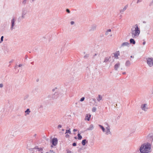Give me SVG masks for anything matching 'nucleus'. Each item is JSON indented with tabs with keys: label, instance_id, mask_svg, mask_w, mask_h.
Here are the masks:
<instances>
[{
	"label": "nucleus",
	"instance_id": "c03bdc74",
	"mask_svg": "<svg viewBox=\"0 0 153 153\" xmlns=\"http://www.w3.org/2000/svg\"><path fill=\"white\" fill-rule=\"evenodd\" d=\"M77 131V130L75 129H74V130H73V131L74 132H76V131Z\"/></svg>",
	"mask_w": 153,
	"mask_h": 153
},
{
	"label": "nucleus",
	"instance_id": "f704fd0d",
	"mask_svg": "<svg viewBox=\"0 0 153 153\" xmlns=\"http://www.w3.org/2000/svg\"><path fill=\"white\" fill-rule=\"evenodd\" d=\"M76 144L75 143H74L72 144V145L74 146H76Z\"/></svg>",
	"mask_w": 153,
	"mask_h": 153
},
{
	"label": "nucleus",
	"instance_id": "e433bc0d",
	"mask_svg": "<svg viewBox=\"0 0 153 153\" xmlns=\"http://www.w3.org/2000/svg\"><path fill=\"white\" fill-rule=\"evenodd\" d=\"M67 153H71V151L69 150H67Z\"/></svg>",
	"mask_w": 153,
	"mask_h": 153
},
{
	"label": "nucleus",
	"instance_id": "6e6552de",
	"mask_svg": "<svg viewBox=\"0 0 153 153\" xmlns=\"http://www.w3.org/2000/svg\"><path fill=\"white\" fill-rule=\"evenodd\" d=\"M43 148H39L38 146H37L33 148V149H37L39 152H40L41 153H43V152H42L43 150Z\"/></svg>",
	"mask_w": 153,
	"mask_h": 153
},
{
	"label": "nucleus",
	"instance_id": "f257e3e1",
	"mask_svg": "<svg viewBox=\"0 0 153 153\" xmlns=\"http://www.w3.org/2000/svg\"><path fill=\"white\" fill-rule=\"evenodd\" d=\"M151 145L150 143L143 144L140 147V151L141 153H148L149 152L151 149Z\"/></svg>",
	"mask_w": 153,
	"mask_h": 153
},
{
	"label": "nucleus",
	"instance_id": "79ce46f5",
	"mask_svg": "<svg viewBox=\"0 0 153 153\" xmlns=\"http://www.w3.org/2000/svg\"><path fill=\"white\" fill-rule=\"evenodd\" d=\"M69 136V134H66V135H65V137H66V138H68V137Z\"/></svg>",
	"mask_w": 153,
	"mask_h": 153
},
{
	"label": "nucleus",
	"instance_id": "412c9836",
	"mask_svg": "<svg viewBox=\"0 0 153 153\" xmlns=\"http://www.w3.org/2000/svg\"><path fill=\"white\" fill-rule=\"evenodd\" d=\"M102 97L100 95H98V97L97 98V100L98 102H100V101L102 99Z\"/></svg>",
	"mask_w": 153,
	"mask_h": 153
},
{
	"label": "nucleus",
	"instance_id": "3c124183",
	"mask_svg": "<svg viewBox=\"0 0 153 153\" xmlns=\"http://www.w3.org/2000/svg\"><path fill=\"white\" fill-rule=\"evenodd\" d=\"M54 97H52V98H51V99H54Z\"/></svg>",
	"mask_w": 153,
	"mask_h": 153
},
{
	"label": "nucleus",
	"instance_id": "13d9d810",
	"mask_svg": "<svg viewBox=\"0 0 153 153\" xmlns=\"http://www.w3.org/2000/svg\"><path fill=\"white\" fill-rule=\"evenodd\" d=\"M151 4H149V5H150V6H151Z\"/></svg>",
	"mask_w": 153,
	"mask_h": 153
},
{
	"label": "nucleus",
	"instance_id": "dca6fc26",
	"mask_svg": "<svg viewBox=\"0 0 153 153\" xmlns=\"http://www.w3.org/2000/svg\"><path fill=\"white\" fill-rule=\"evenodd\" d=\"M110 58V57H105V58L103 62L106 63L108 62V61H109V59Z\"/></svg>",
	"mask_w": 153,
	"mask_h": 153
},
{
	"label": "nucleus",
	"instance_id": "bb28decb",
	"mask_svg": "<svg viewBox=\"0 0 153 153\" xmlns=\"http://www.w3.org/2000/svg\"><path fill=\"white\" fill-rule=\"evenodd\" d=\"M70 129L69 130H66V133H65V134H66V133H69V134H71V132L70 131Z\"/></svg>",
	"mask_w": 153,
	"mask_h": 153
},
{
	"label": "nucleus",
	"instance_id": "a19ab883",
	"mask_svg": "<svg viewBox=\"0 0 153 153\" xmlns=\"http://www.w3.org/2000/svg\"><path fill=\"white\" fill-rule=\"evenodd\" d=\"M97 53H95V54H94V56H93V59H94V58H95V56H97Z\"/></svg>",
	"mask_w": 153,
	"mask_h": 153
},
{
	"label": "nucleus",
	"instance_id": "864d4df0",
	"mask_svg": "<svg viewBox=\"0 0 153 153\" xmlns=\"http://www.w3.org/2000/svg\"><path fill=\"white\" fill-rule=\"evenodd\" d=\"M36 134H35L34 135V137H36Z\"/></svg>",
	"mask_w": 153,
	"mask_h": 153
},
{
	"label": "nucleus",
	"instance_id": "052dcab7",
	"mask_svg": "<svg viewBox=\"0 0 153 153\" xmlns=\"http://www.w3.org/2000/svg\"><path fill=\"white\" fill-rule=\"evenodd\" d=\"M11 62H12L11 61H10V62H10V63H11Z\"/></svg>",
	"mask_w": 153,
	"mask_h": 153
},
{
	"label": "nucleus",
	"instance_id": "72a5a7b5",
	"mask_svg": "<svg viewBox=\"0 0 153 153\" xmlns=\"http://www.w3.org/2000/svg\"><path fill=\"white\" fill-rule=\"evenodd\" d=\"M66 11L68 13H70V10L68 9H66Z\"/></svg>",
	"mask_w": 153,
	"mask_h": 153
},
{
	"label": "nucleus",
	"instance_id": "e2e57ef3",
	"mask_svg": "<svg viewBox=\"0 0 153 153\" xmlns=\"http://www.w3.org/2000/svg\"><path fill=\"white\" fill-rule=\"evenodd\" d=\"M123 69V68H121V70H122Z\"/></svg>",
	"mask_w": 153,
	"mask_h": 153
},
{
	"label": "nucleus",
	"instance_id": "7ed1b4c3",
	"mask_svg": "<svg viewBox=\"0 0 153 153\" xmlns=\"http://www.w3.org/2000/svg\"><path fill=\"white\" fill-rule=\"evenodd\" d=\"M147 63L150 67L153 66V59L152 58H148L146 59Z\"/></svg>",
	"mask_w": 153,
	"mask_h": 153
},
{
	"label": "nucleus",
	"instance_id": "f03ea898",
	"mask_svg": "<svg viewBox=\"0 0 153 153\" xmlns=\"http://www.w3.org/2000/svg\"><path fill=\"white\" fill-rule=\"evenodd\" d=\"M131 33L132 37L133 38L138 36L140 32V30L137 24H136L132 27V28L131 29Z\"/></svg>",
	"mask_w": 153,
	"mask_h": 153
},
{
	"label": "nucleus",
	"instance_id": "c756f323",
	"mask_svg": "<svg viewBox=\"0 0 153 153\" xmlns=\"http://www.w3.org/2000/svg\"><path fill=\"white\" fill-rule=\"evenodd\" d=\"M3 38H4V36H1V38L0 43H1L3 41Z\"/></svg>",
	"mask_w": 153,
	"mask_h": 153
},
{
	"label": "nucleus",
	"instance_id": "49530a36",
	"mask_svg": "<svg viewBox=\"0 0 153 153\" xmlns=\"http://www.w3.org/2000/svg\"><path fill=\"white\" fill-rule=\"evenodd\" d=\"M22 65L21 64H20L19 65V67H20L21 66H22Z\"/></svg>",
	"mask_w": 153,
	"mask_h": 153
},
{
	"label": "nucleus",
	"instance_id": "7c9ffc66",
	"mask_svg": "<svg viewBox=\"0 0 153 153\" xmlns=\"http://www.w3.org/2000/svg\"><path fill=\"white\" fill-rule=\"evenodd\" d=\"M49 153H56L55 152H54L53 150H50L49 151Z\"/></svg>",
	"mask_w": 153,
	"mask_h": 153
},
{
	"label": "nucleus",
	"instance_id": "1a4fd4ad",
	"mask_svg": "<svg viewBox=\"0 0 153 153\" xmlns=\"http://www.w3.org/2000/svg\"><path fill=\"white\" fill-rule=\"evenodd\" d=\"M120 66V63L119 62H118L114 65V69L116 71H117L118 70V69L119 68Z\"/></svg>",
	"mask_w": 153,
	"mask_h": 153
},
{
	"label": "nucleus",
	"instance_id": "a211bd4d",
	"mask_svg": "<svg viewBox=\"0 0 153 153\" xmlns=\"http://www.w3.org/2000/svg\"><path fill=\"white\" fill-rule=\"evenodd\" d=\"M30 109L27 108L25 111V112L26 113L25 116H26L27 115H29L30 114Z\"/></svg>",
	"mask_w": 153,
	"mask_h": 153
},
{
	"label": "nucleus",
	"instance_id": "09e8293b",
	"mask_svg": "<svg viewBox=\"0 0 153 153\" xmlns=\"http://www.w3.org/2000/svg\"><path fill=\"white\" fill-rule=\"evenodd\" d=\"M126 74V72H123V74Z\"/></svg>",
	"mask_w": 153,
	"mask_h": 153
},
{
	"label": "nucleus",
	"instance_id": "a18cd8bd",
	"mask_svg": "<svg viewBox=\"0 0 153 153\" xmlns=\"http://www.w3.org/2000/svg\"><path fill=\"white\" fill-rule=\"evenodd\" d=\"M146 44V42H143V45H145Z\"/></svg>",
	"mask_w": 153,
	"mask_h": 153
},
{
	"label": "nucleus",
	"instance_id": "9b49d317",
	"mask_svg": "<svg viewBox=\"0 0 153 153\" xmlns=\"http://www.w3.org/2000/svg\"><path fill=\"white\" fill-rule=\"evenodd\" d=\"M128 7V5H126L123 9L120 10V12L121 13V14H123V12L126 10Z\"/></svg>",
	"mask_w": 153,
	"mask_h": 153
},
{
	"label": "nucleus",
	"instance_id": "393cba45",
	"mask_svg": "<svg viewBox=\"0 0 153 153\" xmlns=\"http://www.w3.org/2000/svg\"><path fill=\"white\" fill-rule=\"evenodd\" d=\"M97 109L95 107H93L92 108V111L93 112H95L96 111Z\"/></svg>",
	"mask_w": 153,
	"mask_h": 153
},
{
	"label": "nucleus",
	"instance_id": "5fc2aeb1",
	"mask_svg": "<svg viewBox=\"0 0 153 153\" xmlns=\"http://www.w3.org/2000/svg\"><path fill=\"white\" fill-rule=\"evenodd\" d=\"M32 2L34 1L35 0H31Z\"/></svg>",
	"mask_w": 153,
	"mask_h": 153
},
{
	"label": "nucleus",
	"instance_id": "0eeeda50",
	"mask_svg": "<svg viewBox=\"0 0 153 153\" xmlns=\"http://www.w3.org/2000/svg\"><path fill=\"white\" fill-rule=\"evenodd\" d=\"M97 25L96 24L93 25L91 27L90 31H94L96 30Z\"/></svg>",
	"mask_w": 153,
	"mask_h": 153
},
{
	"label": "nucleus",
	"instance_id": "de8ad7c7",
	"mask_svg": "<svg viewBox=\"0 0 153 153\" xmlns=\"http://www.w3.org/2000/svg\"><path fill=\"white\" fill-rule=\"evenodd\" d=\"M131 58H134V57L133 56H130Z\"/></svg>",
	"mask_w": 153,
	"mask_h": 153
},
{
	"label": "nucleus",
	"instance_id": "4c0bfd02",
	"mask_svg": "<svg viewBox=\"0 0 153 153\" xmlns=\"http://www.w3.org/2000/svg\"><path fill=\"white\" fill-rule=\"evenodd\" d=\"M143 0H137V3H138L139 2H141Z\"/></svg>",
	"mask_w": 153,
	"mask_h": 153
},
{
	"label": "nucleus",
	"instance_id": "ea45409f",
	"mask_svg": "<svg viewBox=\"0 0 153 153\" xmlns=\"http://www.w3.org/2000/svg\"><path fill=\"white\" fill-rule=\"evenodd\" d=\"M74 21H71V25H73L74 24Z\"/></svg>",
	"mask_w": 153,
	"mask_h": 153
},
{
	"label": "nucleus",
	"instance_id": "473e14b6",
	"mask_svg": "<svg viewBox=\"0 0 153 153\" xmlns=\"http://www.w3.org/2000/svg\"><path fill=\"white\" fill-rule=\"evenodd\" d=\"M89 54H87L86 55H85L84 56V57H86V58H88L89 57Z\"/></svg>",
	"mask_w": 153,
	"mask_h": 153
},
{
	"label": "nucleus",
	"instance_id": "2f4dec72",
	"mask_svg": "<svg viewBox=\"0 0 153 153\" xmlns=\"http://www.w3.org/2000/svg\"><path fill=\"white\" fill-rule=\"evenodd\" d=\"M26 2V0H24L23 1H22V3L23 4H25Z\"/></svg>",
	"mask_w": 153,
	"mask_h": 153
},
{
	"label": "nucleus",
	"instance_id": "2eb2a0df",
	"mask_svg": "<svg viewBox=\"0 0 153 153\" xmlns=\"http://www.w3.org/2000/svg\"><path fill=\"white\" fill-rule=\"evenodd\" d=\"M131 65V62L130 61L128 60H127L125 63V66L126 67H129V66Z\"/></svg>",
	"mask_w": 153,
	"mask_h": 153
},
{
	"label": "nucleus",
	"instance_id": "39448f33",
	"mask_svg": "<svg viewBox=\"0 0 153 153\" xmlns=\"http://www.w3.org/2000/svg\"><path fill=\"white\" fill-rule=\"evenodd\" d=\"M52 144L53 145L56 146L57 144L58 140L56 138H54L52 140Z\"/></svg>",
	"mask_w": 153,
	"mask_h": 153
},
{
	"label": "nucleus",
	"instance_id": "4be33fe9",
	"mask_svg": "<svg viewBox=\"0 0 153 153\" xmlns=\"http://www.w3.org/2000/svg\"><path fill=\"white\" fill-rule=\"evenodd\" d=\"M99 126L100 128L102 129L103 132H105V128L102 125H99Z\"/></svg>",
	"mask_w": 153,
	"mask_h": 153
},
{
	"label": "nucleus",
	"instance_id": "c9c22d12",
	"mask_svg": "<svg viewBox=\"0 0 153 153\" xmlns=\"http://www.w3.org/2000/svg\"><path fill=\"white\" fill-rule=\"evenodd\" d=\"M3 86V85L2 83L0 84V88H2Z\"/></svg>",
	"mask_w": 153,
	"mask_h": 153
},
{
	"label": "nucleus",
	"instance_id": "4468645a",
	"mask_svg": "<svg viewBox=\"0 0 153 153\" xmlns=\"http://www.w3.org/2000/svg\"><path fill=\"white\" fill-rule=\"evenodd\" d=\"M94 128V126L92 124L90 125L88 128L86 130H92Z\"/></svg>",
	"mask_w": 153,
	"mask_h": 153
},
{
	"label": "nucleus",
	"instance_id": "aec40b11",
	"mask_svg": "<svg viewBox=\"0 0 153 153\" xmlns=\"http://www.w3.org/2000/svg\"><path fill=\"white\" fill-rule=\"evenodd\" d=\"M88 141H86V139H84L82 140V143L83 146H85L86 143Z\"/></svg>",
	"mask_w": 153,
	"mask_h": 153
},
{
	"label": "nucleus",
	"instance_id": "c85d7f7f",
	"mask_svg": "<svg viewBox=\"0 0 153 153\" xmlns=\"http://www.w3.org/2000/svg\"><path fill=\"white\" fill-rule=\"evenodd\" d=\"M85 99V97H82L80 100V101L81 102H82Z\"/></svg>",
	"mask_w": 153,
	"mask_h": 153
},
{
	"label": "nucleus",
	"instance_id": "58836bf2",
	"mask_svg": "<svg viewBox=\"0 0 153 153\" xmlns=\"http://www.w3.org/2000/svg\"><path fill=\"white\" fill-rule=\"evenodd\" d=\"M62 127V126L61 125H59L58 126V128H59Z\"/></svg>",
	"mask_w": 153,
	"mask_h": 153
},
{
	"label": "nucleus",
	"instance_id": "20e7f679",
	"mask_svg": "<svg viewBox=\"0 0 153 153\" xmlns=\"http://www.w3.org/2000/svg\"><path fill=\"white\" fill-rule=\"evenodd\" d=\"M141 108L143 110L145 111H147L148 109L147 104H144L142 105Z\"/></svg>",
	"mask_w": 153,
	"mask_h": 153
},
{
	"label": "nucleus",
	"instance_id": "5701e85b",
	"mask_svg": "<svg viewBox=\"0 0 153 153\" xmlns=\"http://www.w3.org/2000/svg\"><path fill=\"white\" fill-rule=\"evenodd\" d=\"M111 30L110 29H109L107 30L105 33V35H107L109 34V33L111 32Z\"/></svg>",
	"mask_w": 153,
	"mask_h": 153
},
{
	"label": "nucleus",
	"instance_id": "9d476101",
	"mask_svg": "<svg viewBox=\"0 0 153 153\" xmlns=\"http://www.w3.org/2000/svg\"><path fill=\"white\" fill-rule=\"evenodd\" d=\"M14 22H15V20L14 18H13V19L11 20V27H10L11 30H12L14 28L13 27L14 25Z\"/></svg>",
	"mask_w": 153,
	"mask_h": 153
},
{
	"label": "nucleus",
	"instance_id": "4d7b16f0",
	"mask_svg": "<svg viewBox=\"0 0 153 153\" xmlns=\"http://www.w3.org/2000/svg\"><path fill=\"white\" fill-rule=\"evenodd\" d=\"M64 130H64V129H62V131H64Z\"/></svg>",
	"mask_w": 153,
	"mask_h": 153
},
{
	"label": "nucleus",
	"instance_id": "0e129e2a",
	"mask_svg": "<svg viewBox=\"0 0 153 153\" xmlns=\"http://www.w3.org/2000/svg\"><path fill=\"white\" fill-rule=\"evenodd\" d=\"M152 2H153V0L152 1Z\"/></svg>",
	"mask_w": 153,
	"mask_h": 153
},
{
	"label": "nucleus",
	"instance_id": "ddd939ff",
	"mask_svg": "<svg viewBox=\"0 0 153 153\" xmlns=\"http://www.w3.org/2000/svg\"><path fill=\"white\" fill-rule=\"evenodd\" d=\"M129 44V43L128 42H124L121 44V47L128 46Z\"/></svg>",
	"mask_w": 153,
	"mask_h": 153
},
{
	"label": "nucleus",
	"instance_id": "603ef678",
	"mask_svg": "<svg viewBox=\"0 0 153 153\" xmlns=\"http://www.w3.org/2000/svg\"><path fill=\"white\" fill-rule=\"evenodd\" d=\"M54 90H55V89H52V91H54Z\"/></svg>",
	"mask_w": 153,
	"mask_h": 153
},
{
	"label": "nucleus",
	"instance_id": "6e6d98bb",
	"mask_svg": "<svg viewBox=\"0 0 153 153\" xmlns=\"http://www.w3.org/2000/svg\"><path fill=\"white\" fill-rule=\"evenodd\" d=\"M74 138L75 139H77L76 137H74Z\"/></svg>",
	"mask_w": 153,
	"mask_h": 153
},
{
	"label": "nucleus",
	"instance_id": "a878e982",
	"mask_svg": "<svg viewBox=\"0 0 153 153\" xmlns=\"http://www.w3.org/2000/svg\"><path fill=\"white\" fill-rule=\"evenodd\" d=\"M114 57L116 59H118V54L117 53H114Z\"/></svg>",
	"mask_w": 153,
	"mask_h": 153
},
{
	"label": "nucleus",
	"instance_id": "f3484780",
	"mask_svg": "<svg viewBox=\"0 0 153 153\" xmlns=\"http://www.w3.org/2000/svg\"><path fill=\"white\" fill-rule=\"evenodd\" d=\"M129 41L131 44H132L133 45L135 44V42L133 39L131 38L130 39Z\"/></svg>",
	"mask_w": 153,
	"mask_h": 153
},
{
	"label": "nucleus",
	"instance_id": "bf43d9fd",
	"mask_svg": "<svg viewBox=\"0 0 153 153\" xmlns=\"http://www.w3.org/2000/svg\"><path fill=\"white\" fill-rule=\"evenodd\" d=\"M46 153H49V152H47Z\"/></svg>",
	"mask_w": 153,
	"mask_h": 153
},
{
	"label": "nucleus",
	"instance_id": "b1692460",
	"mask_svg": "<svg viewBox=\"0 0 153 153\" xmlns=\"http://www.w3.org/2000/svg\"><path fill=\"white\" fill-rule=\"evenodd\" d=\"M77 136H78V139L79 140H81L82 139V136L80 135V134L78 133L77 134Z\"/></svg>",
	"mask_w": 153,
	"mask_h": 153
},
{
	"label": "nucleus",
	"instance_id": "6ab92c4d",
	"mask_svg": "<svg viewBox=\"0 0 153 153\" xmlns=\"http://www.w3.org/2000/svg\"><path fill=\"white\" fill-rule=\"evenodd\" d=\"M148 137L149 138H150L151 140H150L152 142L153 140V135L151 134H149L148 136Z\"/></svg>",
	"mask_w": 153,
	"mask_h": 153
},
{
	"label": "nucleus",
	"instance_id": "8fccbe9b",
	"mask_svg": "<svg viewBox=\"0 0 153 153\" xmlns=\"http://www.w3.org/2000/svg\"><path fill=\"white\" fill-rule=\"evenodd\" d=\"M53 145H51V148H53Z\"/></svg>",
	"mask_w": 153,
	"mask_h": 153
},
{
	"label": "nucleus",
	"instance_id": "f8f14e48",
	"mask_svg": "<svg viewBox=\"0 0 153 153\" xmlns=\"http://www.w3.org/2000/svg\"><path fill=\"white\" fill-rule=\"evenodd\" d=\"M91 115L90 114H86V115L85 117V120H87L89 121L90 120Z\"/></svg>",
	"mask_w": 153,
	"mask_h": 153
},
{
	"label": "nucleus",
	"instance_id": "680f3d73",
	"mask_svg": "<svg viewBox=\"0 0 153 153\" xmlns=\"http://www.w3.org/2000/svg\"><path fill=\"white\" fill-rule=\"evenodd\" d=\"M112 36V35H110V36Z\"/></svg>",
	"mask_w": 153,
	"mask_h": 153
},
{
	"label": "nucleus",
	"instance_id": "423d86ee",
	"mask_svg": "<svg viewBox=\"0 0 153 153\" xmlns=\"http://www.w3.org/2000/svg\"><path fill=\"white\" fill-rule=\"evenodd\" d=\"M106 131L105 134L107 135L111 134V133L110 131V127L109 126L107 127H106Z\"/></svg>",
	"mask_w": 153,
	"mask_h": 153
},
{
	"label": "nucleus",
	"instance_id": "37998d69",
	"mask_svg": "<svg viewBox=\"0 0 153 153\" xmlns=\"http://www.w3.org/2000/svg\"><path fill=\"white\" fill-rule=\"evenodd\" d=\"M34 149H33V148H30V149H29V150L30 151H33V150H34Z\"/></svg>",
	"mask_w": 153,
	"mask_h": 153
},
{
	"label": "nucleus",
	"instance_id": "69168bd1",
	"mask_svg": "<svg viewBox=\"0 0 153 153\" xmlns=\"http://www.w3.org/2000/svg\"><path fill=\"white\" fill-rule=\"evenodd\" d=\"M32 153H34V152H33Z\"/></svg>",
	"mask_w": 153,
	"mask_h": 153
},
{
	"label": "nucleus",
	"instance_id": "cd10ccee",
	"mask_svg": "<svg viewBox=\"0 0 153 153\" xmlns=\"http://www.w3.org/2000/svg\"><path fill=\"white\" fill-rule=\"evenodd\" d=\"M25 14H26L25 13H22V19H24L25 18Z\"/></svg>",
	"mask_w": 153,
	"mask_h": 153
}]
</instances>
